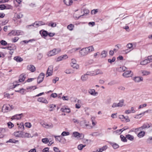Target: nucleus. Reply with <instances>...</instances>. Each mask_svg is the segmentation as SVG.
I'll use <instances>...</instances> for the list:
<instances>
[{"label": "nucleus", "instance_id": "obj_1", "mask_svg": "<svg viewBox=\"0 0 152 152\" xmlns=\"http://www.w3.org/2000/svg\"><path fill=\"white\" fill-rule=\"evenodd\" d=\"M26 77L25 75L23 74H21L19 76V79L18 80L16 81H14L13 83V85L10 88H15L17 86L19 85V84H18L19 82H23L25 79Z\"/></svg>", "mask_w": 152, "mask_h": 152}, {"label": "nucleus", "instance_id": "obj_2", "mask_svg": "<svg viewBox=\"0 0 152 152\" xmlns=\"http://www.w3.org/2000/svg\"><path fill=\"white\" fill-rule=\"evenodd\" d=\"M45 23L42 21H36L34 23H32L31 25H28L27 26L28 28H29L30 26H33L35 28H37L39 26L46 25Z\"/></svg>", "mask_w": 152, "mask_h": 152}, {"label": "nucleus", "instance_id": "obj_3", "mask_svg": "<svg viewBox=\"0 0 152 152\" xmlns=\"http://www.w3.org/2000/svg\"><path fill=\"white\" fill-rule=\"evenodd\" d=\"M61 50L60 49H54L53 50L50 51L48 54V56H51L57 54L60 52Z\"/></svg>", "mask_w": 152, "mask_h": 152}, {"label": "nucleus", "instance_id": "obj_4", "mask_svg": "<svg viewBox=\"0 0 152 152\" xmlns=\"http://www.w3.org/2000/svg\"><path fill=\"white\" fill-rule=\"evenodd\" d=\"M122 75L125 77H131L133 75V73L131 71L126 70L123 74Z\"/></svg>", "mask_w": 152, "mask_h": 152}, {"label": "nucleus", "instance_id": "obj_5", "mask_svg": "<svg viewBox=\"0 0 152 152\" xmlns=\"http://www.w3.org/2000/svg\"><path fill=\"white\" fill-rule=\"evenodd\" d=\"M72 135L75 137L77 138L82 137L83 138L84 137V135L82 133H80L77 132H74L72 133Z\"/></svg>", "mask_w": 152, "mask_h": 152}, {"label": "nucleus", "instance_id": "obj_6", "mask_svg": "<svg viewBox=\"0 0 152 152\" xmlns=\"http://www.w3.org/2000/svg\"><path fill=\"white\" fill-rule=\"evenodd\" d=\"M79 53L81 56H85L88 54L86 48L81 49L79 51Z\"/></svg>", "mask_w": 152, "mask_h": 152}, {"label": "nucleus", "instance_id": "obj_7", "mask_svg": "<svg viewBox=\"0 0 152 152\" xmlns=\"http://www.w3.org/2000/svg\"><path fill=\"white\" fill-rule=\"evenodd\" d=\"M45 74L43 73H41L37 78V83L38 84L42 82L43 80Z\"/></svg>", "mask_w": 152, "mask_h": 152}, {"label": "nucleus", "instance_id": "obj_8", "mask_svg": "<svg viewBox=\"0 0 152 152\" xmlns=\"http://www.w3.org/2000/svg\"><path fill=\"white\" fill-rule=\"evenodd\" d=\"M53 68V65H50L48 67L47 72V74L48 75L47 77H48L52 75Z\"/></svg>", "mask_w": 152, "mask_h": 152}, {"label": "nucleus", "instance_id": "obj_9", "mask_svg": "<svg viewBox=\"0 0 152 152\" xmlns=\"http://www.w3.org/2000/svg\"><path fill=\"white\" fill-rule=\"evenodd\" d=\"M23 114L21 113L18 114H16L14 116H13L11 118V119L19 120L21 118V117L23 116Z\"/></svg>", "mask_w": 152, "mask_h": 152}, {"label": "nucleus", "instance_id": "obj_10", "mask_svg": "<svg viewBox=\"0 0 152 152\" xmlns=\"http://www.w3.org/2000/svg\"><path fill=\"white\" fill-rule=\"evenodd\" d=\"M14 135L16 137H19L23 138V132H17L14 133Z\"/></svg>", "mask_w": 152, "mask_h": 152}, {"label": "nucleus", "instance_id": "obj_11", "mask_svg": "<svg viewBox=\"0 0 152 152\" xmlns=\"http://www.w3.org/2000/svg\"><path fill=\"white\" fill-rule=\"evenodd\" d=\"M10 106V105H4L2 107V110L4 113H6L8 112L9 110H10L9 106Z\"/></svg>", "mask_w": 152, "mask_h": 152}, {"label": "nucleus", "instance_id": "obj_12", "mask_svg": "<svg viewBox=\"0 0 152 152\" xmlns=\"http://www.w3.org/2000/svg\"><path fill=\"white\" fill-rule=\"evenodd\" d=\"M151 123L148 124V123H145L143 124L141 127L142 130L146 129L149 128L151 126Z\"/></svg>", "mask_w": 152, "mask_h": 152}, {"label": "nucleus", "instance_id": "obj_13", "mask_svg": "<svg viewBox=\"0 0 152 152\" xmlns=\"http://www.w3.org/2000/svg\"><path fill=\"white\" fill-rule=\"evenodd\" d=\"M27 69L31 72H34L36 70L35 67L32 65H30L28 66H27Z\"/></svg>", "mask_w": 152, "mask_h": 152}, {"label": "nucleus", "instance_id": "obj_14", "mask_svg": "<svg viewBox=\"0 0 152 152\" xmlns=\"http://www.w3.org/2000/svg\"><path fill=\"white\" fill-rule=\"evenodd\" d=\"M37 101L40 102L48 104V101L45 98L43 97H39L37 99Z\"/></svg>", "mask_w": 152, "mask_h": 152}, {"label": "nucleus", "instance_id": "obj_15", "mask_svg": "<svg viewBox=\"0 0 152 152\" xmlns=\"http://www.w3.org/2000/svg\"><path fill=\"white\" fill-rule=\"evenodd\" d=\"M133 80L135 82L138 83L142 81L143 78L141 77H136L134 78Z\"/></svg>", "mask_w": 152, "mask_h": 152}, {"label": "nucleus", "instance_id": "obj_16", "mask_svg": "<svg viewBox=\"0 0 152 152\" xmlns=\"http://www.w3.org/2000/svg\"><path fill=\"white\" fill-rule=\"evenodd\" d=\"M23 15L21 13H16L14 15V18L16 19H19L22 18L23 17Z\"/></svg>", "mask_w": 152, "mask_h": 152}, {"label": "nucleus", "instance_id": "obj_17", "mask_svg": "<svg viewBox=\"0 0 152 152\" xmlns=\"http://www.w3.org/2000/svg\"><path fill=\"white\" fill-rule=\"evenodd\" d=\"M64 4L67 6L71 5L73 3L72 0H64Z\"/></svg>", "mask_w": 152, "mask_h": 152}, {"label": "nucleus", "instance_id": "obj_18", "mask_svg": "<svg viewBox=\"0 0 152 152\" xmlns=\"http://www.w3.org/2000/svg\"><path fill=\"white\" fill-rule=\"evenodd\" d=\"M6 131L5 129L0 128V138H2L4 137L3 134L6 132Z\"/></svg>", "mask_w": 152, "mask_h": 152}, {"label": "nucleus", "instance_id": "obj_19", "mask_svg": "<svg viewBox=\"0 0 152 152\" xmlns=\"http://www.w3.org/2000/svg\"><path fill=\"white\" fill-rule=\"evenodd\" d=\"M88 92L91 95L93 96H95L98 94V93L97 92H96L95 91L94 89H89L88 90Z\"/></svg>", "mask_w": 152, "mask_h": 152}, {"label": "nucleus", "instance_id": "obj_20", "mask_svg": "<svg viewBox=\"0 0 152 152\" xmlns=\"http://www.w3.org/2000/svg\"><path fill=\"white\" fill-rule=\"evenodd\" d=\"M65 59L67 58H68L67 56L66 55H64L63 56H61L59 57H58L56 59V61L57 62L59 61L62 60L63 59H64V58Z\"/></svg>", "mask_w": 152, "mask_h": 152}, {"label": "nucleus", "instance_id": "obj_21", "mask_svg": "<svg viewBox=\"0 0 152 152\" xmlns=\"http://www.w3.org/2000/svg\"><path fill=\"white\" fill-rule=\"evenodd\" d=\"M86 49L88 53L93 51L94 50V47L92 46H91L88 47H86Z\"/></svg>", "mask_w": 152, "mask_h": 152}, {"label": "nucleus", "instance_id": "obj_22", "mask_svg": "<svg viewBox=\"0 0 152 152\" xmlns=\"http://www.w3.org/2000/svg\"><path fill=\"white\" fill-rule=\"evenodd\" d=\"M14 59L17 62H21L23 61L22 58L19 56H16L14 58Z\"/></svg>", "mask_w": 152, "mask_h": 152}, {"label": "nucleus", "instance_id": "obj_23", "mask_svg": "<svg viewBox=\"0 0 152 152\" xmlns=\"http://www.w3.org/2000/svg\"><path fill=\"white\" fill-rule=\"evenodd\" d=\"M4 49H7L8 50H15L16 49V46H15L14 45H12L11 46H9L7 47H5L4 48Z\"/></svg>", "mask_w": 152, "mask_h": 152}, {"label": "nucleus", "instance_id": "obj_24", "mask_svg": "<svg viewBox=\"0 0 152 152\" xmlns=\"http://www.w3.org/2000/svg\"><path fill=\"white\" fill-rule=\"evenodd\" d=\"M109 143L114 149L118 148L119 147V145L116 143L112 142H110Z\"/></svg>", "mask_w": 152, "mask_h": 152}, {"label": "nucleus", "instance_id": "obj_25", "mask_svg": "<svg viewBox=\"0 0 152 152\" xmlns=\"http://www.w3.org/2000/svg\"><path fill=\"white\" fill-rule=\"evenodd\" d=\"M39 33L41 34L42 36L46 37L48 35V32L45 30L42 31H40Z\"/></svg>", "mask_w": 152, "mask_h": 152}, {"label": "nucleus", "instance_id": "obj_26", "mask_svg": "<svg viewBox=\"0 0 152 152\" xmlns=\"http://www.w3.org/2000/svg\"><path fill=\"white\" fill-rule=\"evenodd\" d=\"M126 69V68L124 66H120L118 68V70L120 72L125 71Z\"/></svg>", "mask_w": 152, "mask_h": 152}, {"label": "nucleus", "instance_id": "obj_27", "mask_svg": "<svg viewBox=\"0 0 152 152\" xmlns=\"http://www.w3.org/2000/svg\"><path fill=\"white\" fill-rule=\"evenodd\" d=\"M61 110L62 112H66L67 113H69L70 112V109L66 108H62L61 109Z\"/></svg>", "mask_w": 152, "mask_h": 152}, {"label": "nucleus", "instance_id": "obj_28", "mask_svg": "<svg viewBox=\"0 0 152 152\" xmlns=\"http://www.w3.org/2000/svg\"><path fill=\"white\" fill-rule=\"evenodd\" d=\"M145 134V132L143 131H141L140 132L137 134L138 137L139 138H141L144 136Z\"/></svg>", "mask_w": 152, "mask_h": 152}, {"label": "nucleus", "instance_id": "obj_29", "mask_svg": "<svg viewBox=\"0 0 152 152\" xmlns=\"http://www.w3.org/2000/svg\"><path fill=\"white\" fill-rule=\"evenodd\" d=\"M107 52L105 50L102 51L101 53V56L102 58H105L107 55Z\"/></svg>", "mask_w": 152, "mask_h": 152}, {"label": "nucleus", "instance_id": "obj_30", "mask_svg": "<svg viewBox=\"0 0 152 152\" xmlns=\"http://www.w3.org/2000/svg\"><path fill=\"white\" fill-rule=\"evenodd\" d=\"M126 137L131 141H133L134 139V137L132 135L128 134L126 135Z\"/></svg>", "mask_w": 152, "mask_h": 152}, {"label": "nucleus", "instance_id": "obj_31", "mask_svg": "<svg viewBox=\"0 0 152 152\" xmlns=\"http://www.w3.org/2000/svg\"><path fill=\"white\" fill-rule=\"evenodd\" d=\"M108 147L106 145L103 146L102 148H100L99 150H98V151L99 152H102L103 151L105 150Z\"/></svg>", "mask_w": 152, "mask_h": 152}, {"label": "nucleus", "instance_id": "obj_32", "mask_svg": "<svg viewBox=\"0 0 152 152\" xmlns=\"http://www.w3.org/2000/svg\"><path fill=\"white\" fill-rule=\"evenodd\" d=\"M56 107V105L55 104H50L49 105V107L50 109V111H53L54 109Z\"/></svg>", "mask_w": 152, "mask_h": 152}, {"label": "nucleus", "instance_id": "obj_33", "mask_svg": "<svg viewBox=\"0 0 152 152\" xmlns=\"http://www.w3.org/2000/svg\"><path fill=\"white\" fill-rule=\"evenodd\" d=\"M42 125L43 126L46 128H52L53 127V125L51 124L50 125H49L48 124H47L44 123L42 124Z\"/></svg>", "mask_w": 152, "mask_h": 152}, {"label": "nucleus", "instance_id": "obj_34", "mask_svg": "<svg viewBox=\"0 0 152 152\" xmlns=\"http://www.w3.org/2000/svg\"><path fill=\"white\" fill-rule=\"evenodd\" d=\"M88 78V77L86 74L82 75L81 77V79L83 81L87 80Z\"/></svg>", "mask_w": 152, "mask_h": 152}, {"label": "nucleus", "instance_id": "obj_35", "mask_svg": "<svg viewBox=\"0 0 152 152\" xmlns=\"http://www.w3.org/2000/svg\"><path fill=\"white\" fill-rule=\"evenodd\" d=\"M141 72L143 75H149L150 74V72L147 71H141Z\"/></svg>", "mask_w": 152, "mask_h": 152}, {"label": "nucleus", "instance_id": "obj_36", "mask_svg": "<svg viewBox=\"0 0 152 152\" xmlns=\"http://www.w3.org/2000/svg\"><path fill=\"white\" fill-rule=\"evenodd\" d=\"M148 63H149L148 62V60L146 59L145 60L142 61L140 63V64L142 65H145Z\"/></svg>", "mask_w": 152, "mask_h": 152}, {"label": "nucleus", "instance_id": "obj_37", "mask_svg": "<svg viewBox=\"0 0 152 152\" xmlns=\"http://www.w3.org/2000/svg\"><path fill=\"white\" fill-rule=\"evenodd\" d=\"M124 102V100L123 99H122V100L120 101L119 102V103H117V105L118 106V107H122L123 105Z\"/></svg>", "mask_w": 152, "mask_h": 152}, {"label": "nucleus", "instance_id": "obj_38", "mask_svg": "<svg viewBox=\"0 0 152 152\" xmlns=\"http://www.w3.org/2000/svg\"><path fill=\"white\" fill-rule=\"evenodd\" d=\"M16 30H13L10 33H9L8 35L9 36H11L12 35L15 36L16 35Z\"/></svg>", "mask_w": 152, "mask_h": 152}, {"label": "nucleus", "instance_id": "obj_39", "mask_svg": "<svg viewBox=\"0 0 152 152\" xmlns=\"http://www.w3.org/2000/svg\"><path fill=\"white\" fill-rule=\"evenodd\" d=\"M42 142L44 143L47 144L49 142V140L47 138H44L42 140Z\"/></svg>", "mask_w": 152, "mask_h": 152}, {"label": "nucleus", "instance_id": "obj_40", "mask_svg": "<svg viewBox=\"0 0 152 152\" xmlns=\"http://www.w3.org/2000/svg\"><path fill=\"white\" fill-rule=\"evenodd\" d=\"M73 68L78 69L79 68V65L77 63L71 65Z\"/></svg>", "mask_w": 152, "mask_h": 152}, {"label": "nucleus", "instance_id": "obj_41", "mask_svg": "<svg viewBox=\"0 0 152 152\" xmlns=\"http://www.w3.org/2000/svg\"><path fill=\"white\" fill-rule=\"evenodd\" d=\"M69 134L70 133L69 132L64 131L61 134V135L62 136H66L69 135Z\"/></svg>", "mask_w": 152, "mask_h": 152}, {"label": "nucleus", "instance_id": "obj_42", "mask_svg": "<svg viewBox=\"0 0 152 152\" xmlns=\"http://www.w3.org/2000/svg\"><path fill=\"white\" fill-rule=\"evenodd\" d=\"M120 137L121 139V141L124 142H126L127 140L126 139V137H125L124 136L122 135H121L120 136Z\"/></svg>", "mask_w": 152, "mask_h": 152}, {"label": "nucleus", "instance_id": "obj_43", "mask_svg": "<svg viewBox=\"0 0 152 152\" xmlns=\"http://www.w3.org/2000/svg\"><path fill=\"white\" fill-rule=\"evenodd\" d=\"M146 142L147 143H152V137H150L148 138L146 140Z\"/></svg>", "mask_w": 152, "mask_h": 152}, {"label": "nucleus", "instance_id": "obj_44", "mask_svg": "<svg viewBox=\"0 0 152 152\" xmlns=\"http://www.w3.org/2000/svg\"><path fill=\"white\" fill-rule=\"evenodd\" d=\"M94 71V75L98 74H103V72L99 70H98L96 71Z\"/></svg>", "mask_w": 152, "mask_h": 152}, {"label": "nucleus", "instance_id": "obj_45", "mask_svg": "<svg viewBox=\"0 0 152 152\" xmlns=\"http://www.w3.org/2000/svg\"><path fill=\"white\" fill-rule=\"evenodd\" d=\"M85 145H83L82 144L79 145L77 147L78 149L80 150H81L83 148L85 147Z\"/></svg>", "mask_w": 152, "mask_h": 152}, {"label": "nucleus", "instance_id": "obj_46", "mask_svg": "<svg viewBox=\"0 0 152 152\" xmlns=\"http://www.w3.org/2000/svg\"><path fill=\"white\" fill-rule=\"evenodd\" d=\"M61 135L55 136V138L56 140L58 141L59 142H61L62 140V139L61 138Z\"/></svg>", "mask_w": 152, "mask_h": 152}, {"label": "nucleus", "instance_id": "obj_47", "mask_svg": "<svg viewBox=\"0 0 152 152\" xmlns=\"http://www.w3.org/2000/svg\"><path fill=\"white\" fill-rule=\"evenodd\" d=\"M9 8H7V7L5 6L4 4L0 5V10H3L5 9H9Z\"/></svg>", "mask_w": 152, "mask_h": 152}, {"label": "nucleus", "instance_id": "obj_48", "mask_svg": "<svg viewBox=\"0 0 152 152\" xmlns=\"http://www.w3.org/2000/svg\"><path fill=\"white\" fill-rule=\"evenodd\" d=\"M23 137H31V135L27 133H25L23 132Z\"/></svg>", "mask_w": 152, "mask_h": 152}, {"label": "nucleus", "instance_id": "obj_49", "mask_svg": "<svg viewBox=\"0 0 152 152\" xmlns=\"http://www.w3.org/2000/svg\"><path fill=\"white\" fill-rule=\"evenodd\" d=\"M16 35H23V31L20 30H16Z\"/></svg>", "mask_w": 152, "mask_h": 152}, {"label": "nucleus", "instance_id": "obj_50", "mask_svg": "<svg viewBox=\"0 0 152 152\" xmlns=\"http://www.w3.org/2000/svg\"><path fill=\"white\" fill-rule=\"evenodd\" d=\"M94 71H92L90 72H88L86 73V74L87 75H94Z\"/></svg>", "mask_w": 152, "mask_h": 152}, {"label": "nucleus", "instance_id": "obj_51", "mask_svg": "<svg viewBox=\"0 0 152 152\" xmlns=\"http://www.w3.org/2000/svg\"><path fill=\"white\" fill-rule=\"evenodd\" d=\"M115 60V58L114 57L112 58V59H108V61L109 63L112 64L113 62H114Z\"/></svg>", "mask_w": 152, "mask_h": 152}, {"label": "nucleus", "instance_id": "obj_52", "mask_svg": "<svg viewBox=\"0 0 152 152\" xmlns=\"http://www.w3.org/2000/svg\"><path fill=\"white\" fill-rule=\"evenodd\" d=\"M18 142V140H15L14 139H10L7 142H10L14 143H16V142Z\"/></svg>", "mask_w": 152, "mask_h": 152}, {"label": "nucleus", "instance_id": "obj_53", "mask_svg": "<svg viewBox=\"0 0 152 152\" xmlns=\"http://www.w3.org/2000/svg\"><path fill=\"white\" fill-rule=\"evenodd\" d=\"M48 25L49 26H50L51 27H54L56 26V24L55 23L50 22L48 24Z\"/></svg>", "mask_w": 152, "mask_h": 152}, {"label": "nucleus", "instance_id": "obj_54", "mask_svg": "<svg viewBox=\"0 0 152 152\" xmlns=\"http://www.w3.org/2000/svg\"><path fill=\"white\" fill-rule=\"evenodd\" d=\"M25 90H26L25 89L22 88L21 89H20L19 90H15V91L16 92L21 93L23 94L25 91Z\"/></svg>", "mask_w": 152, "mask_h": 152}, {"label": "nucleus", "instance_id": "obj_55", "mask_svg": "<svg viewBox=\"0 0 152 152\" xmlns=\"http://www.w3.org/2000/svg\"><path fill=\"white\" fill-rule=\"evenodd\" d=\"M98 11V9L93 10H91V13L92 15H94L96 14Z\"/></svg>", "mask_w": 152, "mask_h": 152}, {"label": "nucleus", "instance_id": "obj_56", "mask_svg": "<svg viewBox=\"0 0 152 152\" xmlns=\"http://www.w3.org/2000/svg\"><path fill=\"white\" fill-rule=\"evenodd\" d=\"M19 39L18 37H15L14 38L12 39V42H16Z\"/></svg>", "mask_w": 152, "mask_h": 152}, {"label": "nucleus", "instance_id": "obj_57", "mask_svg": "<svg viewBox=\"0 0 152 152\" xmlns=\"http://www.w3.org/2000/svg\"><path fill=\"white\" fill-rule=\"evenodd\" d=\"M73 26L72 24H70L67 26V28L69 30H72L73 29Z\"/></svg>", "mask_w": 152, "mask_h": 152}, {"label": "nucleus", "instance_id": "obj_58", "mask_svg": "<svg viewBox=\"0 0 152 152\" xmlns=\"http://www.w3.org/2000/svg\"><path fill=\"white\" fill-rule=\"evenodd\" d=\"M7 125L9 128H11L14 126V125L11 122H9L8 123Z\"/></svg>", "mask_w": 152, "mask_h": 152}, {"label": "nucleus", "instance_id": "obj_59", "mask_svg": "<svg viewBox=\"0 0 152 152\" xmlns=\"http://www.w3.org/2000/svg\"><path fill=\"white\" fill-rule=\"evenodd\" d=\"M149 63L152 61V55L148 56L147 58Z\"/></svg>", "mask_w": 152, "mask_h": 152}, {"label": "nucleus", "instance_id": "obj_60", "mask_svg": "<svg viewBox=\"0 0 152 152\" xmlns=\"http://www.w3.org/2000/svg\"><path fill=\"white\" fill-rule=\"evenodd\" d=\"M53 150L55 152H61V151L59 150V148L56 147H54Z\"/></svg>", "mask_w": 152, "mask_h": 152}, {"label": "nucleus", "instance_id": "obj_61", "mask_svg": "<svg viewBox=\"0 0 152 152\" xmlns=\"http://www.w3.org/2000/svg\"><path fill=\"white\" fill-rule=\"evenodd\" d=\"M0 43L1 45H6L7 44V42L4 40H2L1 41Z\"/></svg>", "mask_w": 152, "mask_h": 152}, {"label": "nucleus", "instance_id": "obj_62", "mask_svg": "<svg viewBox=\"0 0 152 152\" xmlns=\"http://www.w3.org/2000/svg\"><path fill=\"white\" fill-rule=\"evenodd\" d=\"M62 99L64 100L68 101L69 100V98L68 97V96H63L62 97Z\"/></svg>", "mask_w": 152, "mask_h": 152}, {"label": "nucleus", "instance_id": "obj_63", "mask_svg": "<svg viewBox=\"0 0 152 152\" xmlns=\"http://www.w3.org/2000/svg\"><path fill=\"white\" fill-rule=\"evenodd\" d=\"M25 126L26 127L30 128L31 127V125L30 123H26L25 124Z\"/></svg>", "mask_w": 152, "mask_h": 152}, {"label": "nucleus", "instance_id": "obj_64", "mask_svg": "<svg viewBox=\"0 0 152 152\" xmlns=\"http://www.w3.org/2000/svg\"><path fill=\"white\" fill-rule=\"evenodd\" d=\"M49 148H45L43 149L42 151L43 152H49Z\"/></svg>", "mask_w": 152, "mask_h": 152}]
</instances>
